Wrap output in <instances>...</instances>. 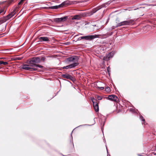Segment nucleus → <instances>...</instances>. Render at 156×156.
<instances>
[{"label":"nucleus","mask_w":156,"mask_h":156,"mask_svg":"<svg viewBox=\"0 0 156 156\" xmlns=\"http://www.w3.org/2000/svg\"><path fill=\"white\" fill-rule=\"evenodd\" d=\"M41 62V59L39 57H34L30 60L28 64H24L22 66V68L27 70L30 71H37V68L34 66H32V65L39 63Z\"/></svg>","instance_id":"obj_1"},{"label":"nucleus","mask_w":156,"mask_h":156,"mask_svg":"<svg viewBox=\"0 0 156 156\" xmlns=\"http://www.w3.org/2000/svg\"><path fill=\"white\" fill-rule=\"evenodd\" d=\"M134 21L133 20H130L121 22L117 24L116 27H120L123 25H129Z\"/></svg>","instance_id":"obj_2"},{"label":"nucleus","mask_w":156,"mask_h":156,"mask_svg":"<svg viewBox=\"0 0 156 156\" xmlns=\"http://www.w3.org/2000/svg\"><path fill=\"white\" fill-rule=\"evenodd\" d=\"M69 4L68 1H65L63 2L61 4L58 5H55L51 7H49L48 8V9H57L58 8H59L60 7L63 6H64L66 5H67Z\"/></svg>","instance_id":"obj_3"},{"label":"nucleus","mask_w":156,"mask_h":156,"mask_svg":"<svg viewBox=\"0 0 156 156\" xmlns=\"http://www.w3.org/2000/svg\"><path fill=\"white\" fill-rule=\"evenodd\" d=\"M91 100L93 102V106L94 108L95 111L96 112H98L99 111V107L98 103L97 102V100L94 98H91Z\"/></svg>","instance_id":"obj_4"},{"label":"nucleus","mask_w":156,"mask_h":156,"mask_svg":"<svg viewBox=\"0 0 156 156\" xmlns=\"http://www.w3.org/2000/svg\"><path fill=\"white\" fill-rule=\"evenodd\" d=\"M67 61L69 62H78V57L77 56H72L66 59Z\"/></svg>","instance_id":"obj_5"},{"label":"nucleus","mask_w":156,"mask_h":156,"mask_svg":"<svg viewBox=\"0 0 156 156\" xmlns=\"http://www.w3.org/2000/svg\"><path fill=\"white\" fill-rule=\"evenodd\" d=\"M108 98L110 100L115 102L118 101L119 100L118 97L115 95L113 94L109 95L108 96Z\"/></svg>","instance_id":"obj_6"},{"label":"nucleus","mask_w":156,"mask_h":156,"mask_svg":"<svg viewBox=\"0 0 156 156\" xmlns=\"http://www.w3.org/2000/svg\"><path fill=\"white\" fill-rule=\"evenodd\" d=\"M114 54L112 52L108 53L106 54V56L103 58V59L105 60L108 61L109 60L110 58H112Z\"/></svg>","instance_id":"obj_7"},{"label":"nucleus","mask_w":156,"mask_h":156,"mask_svg":"<svg viewBox=\"0 0 156 156\" xmlns=\"http://www.w3.org/2000/svg\"><path fill=\"white\" fill-rule=\"evenodd\" d=\"M78 65L79 63L78 62H74L67 66L63 67V69H67L69 68L71 69L73 68Z\"/></svg>","instance_id":"obj_8"},{"label":"nucleus","mask_w":156,"mask_h":156,"mask_svg":"<svg viewBox=\"0 0 156 156\" xmlns=\"http://www.w3.org/2000/svg\"><path fill=\"white\" fill-rule=\"evenodd\" d=\"M99 37V35H88L87 36V40L91 41L93 39L96 38H98Z\"/></svg>","instance_id":"obj_9"},{"label":"nucleus","mask_w":156,"mask_h":156,"mask_svg":"<svg viewBox=\"0 0 156 156\" xmlns=\"http://www.w3.org/2000/svg\"><path fill=\"white\" fill-rule=\"evenodd\" d=\"M62 78L69 79L72 81H73L74 79V78L73 76L68 74H62Z\"/></svg>","instance_id":"obj_10"},{"label":"nucleus","mask_w":156,"mask_h":156,"mask_svg":"<svg viewBox=\"0 0 156 156\" xmlns=\"http://www.w3.org/2000/svg\"><path fill=\"white\" fill-rule=\"evenodd\" d=\"M38 40L41 41L48 42L49 41V38L47 37H39Z\"/></svg>","instance_id":"obj_11"},{"label":"nucleus","mask_w":156,"mask_h":156,"mask_svg":"<svg viewBox=\"0 0 156 156\" xmlns=\"http://www.w3.org/2000/svg\"><path fill=\"white\" fill-rule=\"evenodd\" d=\"M15 12L14 11H13L11 13H10L9 15L5 16V20H9L10 18L13 17L15 15Z\"/></svg>","instance_id":"obj_12"},{"label":"nucleus","mask_w":156,"mask_h":156,"mask_svg":"<svg viewBox=\"0 0 156 156\" xmlns=\"http://www.w3.org/2000/svg\"><path fill=\"white\" fill-rule=\"evenodd\" d=\"M101 8V7H97L96 8L93 9L91 12L92 13V14H93V13H95V12H96L97 11L99 10V9H100Z\"/></svg>","instance_id":"obj_13"},{"label":"nucleus","mask_w":156,"mask_h":156,"mask_svg":"<svg viewBox=\"0 0 156 156\" xmlns=\"http://www.w3.org/2000/svg\"><path fill=\"white\" fill-rule=\"evenodd\" d=\"M81 18V16L80 15H76L74 16L72 18V20H80Z\"/></svg>","instance_id":"obj_14"},{"label":"nucleus","mask_w":156,"mask_h":156,"mask_svg":"<svg viewBox=\"0 0 156 156\" xmlns=\"http://www.w3.org/2000/svg\"><path fill=\"white\" fill-rule=\"evenodd\" d=\"M67 16H64L63 17L60 18V22L65 21L67 19Z\"/></svg>","instance_id":"obj_15"},{"label":"nucleus","mask_w":156,"mask_h":156,"mask_svg":"<svg viewBox=\"0 0 156 156\" xmlns=\"http://www.w3.org/2000/svg\"><path fill=\"white\" fill-rule=\"evenodd\" d=\"M32 66H34V67L37 68V67H39L41 68H43V66L38 64L33 65Z\"/></svg>","instance_id":"obj_16"},{"label":"nucleus","mask_w":156,"mask_h":156,"mask_svg":"<svg viewBox=\"0 0 156 156\" xmlns=\"http://www.w3.org/2000/svg\"><path fill=\"white\" fill-rule=\"evenodd\" d=\"M54 21L55 22L57 23H59L60 22V18H56L54 19Z\"/></svg>","instance_id":"obj_17"},{"label":"nucleus","mask_w":156,"mask_h":156,"mask_svg":"<svg viewBox=\"0 0 156 156\" xmlns=\"http://www.w3.org/2000/svg\"><path fill=\"white\" fill-rule=\"evenodd\" d=\"M119 0H115L114 1H112V2H110L109 1H108V2L107 3H106L105 4H107V5H109L111 3V2H113V4H115V2L116 1H118Z\"/></svg>","instance_id":"obj_18"},{"label":"nucleus","mask_w":156,"mask_h":156,"mask_svg":"<svg viewBox=\"0 0 156 156\" xmlns=\"http://www.w3.org/2000/svg\"><path fill=\"white\" fill-rule=\"evenodd\" d=\"M8 64V62H3L2 61H0V65L3 64L4 65H6Z\"/></svg>","instance_id":"obj_19"},{"label":"nucleus","mask_w":156,"mask_h":156,"mask_svg":"<svg viewBox=\"0 0 156 156\" xmlns=\"http://www.w3.org/2000/svg\"><path fill=\"white\" fill-rule=\"evenodd\" d=\"M105 91L107 92H110V88L108 87H106L105 88Z\"/></svg>","instance_id":"obj_20"},{"label":"nucleus","mask_w":156,"mask_h":156,"mask_svg":"<svg viewBox=\"0 0 156 156\" xmlns=\"http://www.w3.org/2000/svg\"><path fill=\"white\" fill-rule=\"evenodd\" d=\"M140 119L143 122H144L145 121L144 119L143 118V117L141 115L140 116Z\"/></svg>","instance_id":"obj_21"},{"label":"nucleus","mask_w":156,"mask_h":156,"mask_svg":"<svg viewBox=\"0 0 156 156\" xmlns=\"http://www.w3.org/2000/svg\"><path fill=\"white\" fill-rule=\"evenodd\" d=\"M97 99L98 100H101L102 99V97H101L100 96H97Z\"/></svg>","instance_id":"obj_22"},{"label":"nucleus","mask_w":156,"mask_h":156,"mask_svg":"<svg viewBox=\"0 0 156 156\" xmlns=\"http://www.w3.org/2000/svg\"><path fill=\"white\" fill-rule=\"evenodd\" d=\"M110 69L109 66L107 68V70L109 74V72H110Z\"/></svg>","instance_id":"obj_23"},{"label":"nucleus","mask_w":156,"mask_h":156,"mask_svg":"<svg viewBox=\"0 0 156 156\" xmlns=\"http://www.w3.org/2000/svg\"><path fill=\"white\" fill-rule=\"evenodd\" d=\"M83 39H85L86 40H87V36H83Z\"/></svg>","instance_id":"obj_24"},{"label":"nucleus","mask_w":156,"mask_h":156,"mask_svg":"<svg viewBox=\"0 0 156 156\" xmlns=\"http://www.w3.org/2000/svg\"><path fill=\"white\" fill-rule=\"evenodd\" d=\"M98 88L101 90H103L104 89V87H98Z\"/></svg>","instance_id":"obj_25"},{"label":"nucleus","mask_w":156,"mask_h":156,"mask_svg":"<svg viewBox=\"0 0 156 156\" xmlns=\"http://www.w3.org/2000/svg\"><path fill=\"white\" fill-rule=\"evenodd\" d=\"M45 58L44 57H42L41 58V60L42 61H44V60H45Z\"/></svg>","instance_id":"obj_26"},{"label":"nucleus","mask_w":156,"mask_h":156,"mask_svg":"<svg viewBox=\"0 0 156 156\" xmlns=\"http://www.w3.org/2000/svg\"><path fill=\"white\" fill-rule=\"evenodd\" d=\"M83 36L81 37L78 38V40H80L82 39H83Z\"/></svg>","instance_id":"obj_27"},{"label":"nucleus","mask_w":156,"mask_h":156,"mask_svg":"<svg viewBox=\"0 0 156 156\" xmlns=\"http://www.w3.org/2000/svg\"><path fill=\"white\" fill-rule=\"evenodd\" d=\"M107 156H110V155L108 152V149L107 148Z\"/></svg>","instance_id":"obj_28"},{"label":"nucleus","mask_w":156,"mask_h":156,"mask_svg":"<svg viewBox=\"0 0 156 156\" xmlns=\"http://www.w3.org/2000/svg\"><path fill=\"white\" fill-rule=\"evenodd\" d=\"M117 27H116V26L115 27V26H113L112 27V29H115V28Z\"/></svg>","instance_id":"obj_29"},{"label":"nucleus","mask_w":156,"mask_h":156,"mask_svg":"<svg viewBox=\"0 0 156 156\" xmlns=\"http://www.w3.org/2000/svg\"><path fill=\"white\" fill-rule=\"evenodd\" d=\"M22 2V1H21L20 2H19V3H18V5H20L21 4V3Z\"/></svg>","instance_id":"obj_30"},{"label":"nucleus","mask_w":156,"mask_h":156,"mask_svg":"<svg viewBox=\"0 0 156 156\" xmlns=\"http://www.w3.org/2000/svg\"><path fill=\"white\" fill-rule=\"evenodd\" d=\"M150 5L155 6V5Z\"/></svg>","instance_id":"obj_31"},{"label":"nucleus","mask_w":156,"mask_h":156,"mask_svg":"<svg viewBox=\"0 0 156 156\" xmlns=\"http://www.w3.org/2000/svg\"><path fill=\"white\" fill-rule=\"evenodd\" d=\"M2 12V11H0V14Z\"/></svg>","instance_id":"obj_32"},{"label":"nucleus","mask_w":156,"mask_h":156,"mask_svg":"<svg viewBox=\"0 0 156 156\" xmlns=\"http://www.w3.org/2000/svg\"><path fill=\"white\" fill-rule=\"evenodd\" d=\"M80 34V35H83V34Z\"/></svg>","instance_id":"obj_33"},{"label":"nucleus","mask_w":156,"mask_h":156,"mask_svg":"<svg viewBox=\"0 0 156 156\" xmlns=\"http://www.w3.org/2000/svg\"><path fill=\"white\" fill-rule=\"evenodd\" d=\"M24 0H21V1L23 2Z\"/></svg>","instance_id":"obj_34"},{"label":"nucleus","mask_w":156,"mask_h":156,"mask_svg":"<svg viewBox=\"0 0 156 156\" xmlns=\"http://www.w3.org/2000/svg\"><path fill=\"white\" fill-rule=\"evenodd\" d=\"M43 8H44V9H45V8H46V7H43Z\"/></svg>","instance_id":"obj_35"},{"label":"nucleus","mask_w":156,"mask_h":156,"mask_svg":"<svg viewBox=\"0 0 156 156\" xmlns=\"http://www.w3.org/2000/svg\"><path fill=\"white\" fill-rule=\"evenodd\" d=\"M93 26H96V25H93Z\"/></svg>","instance_id":"obj_36"},{"label":"nucleus","mask_w":156,"mask_h":156,"mask_svg":"<svg viewBox=\"0 0 156 156\" xmlns=\"http://www.w3.org/2000/svg\"><path fill=\"white\" fill-rule=\"evenodd\" d=\"M78 35H76V36H78Z\"/></svg>","instance_id":"obj_37"}]
</instances>
